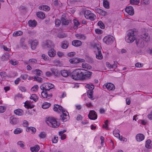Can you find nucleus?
I'll list each match as a JSON object with an SVG mask.
<instances>
[{
	"instance_id": "obj_1",
	"label": "nucleus",
	"mask_w": 152,
	"mask_h": 152,
	"mask_svg": "<svg viewBox=\"0 0 152 152\" xmlns=\"http://www.w3.org/2000/svg\"><path fill=\"white\" fill-rule=\"evenodd\" d=\"M136 29H133L128 30L127 34L125 37V40L126 42L131 43L135 39V36L136 34Z\"/></svg>"
},
{
	"instance_id": "obj_2",
	"label": "nucleus",
	"mask_w": 152,
	"mask_h": 152,
	"mask_svg": "<svg viewBox=\"0 0 152 152\" xmlns=\"http://www.w3.org/2000/svg\"><path fill=\"white\" fill-rule=\"evenodd\" d=\"M82 69H78L73 71L71 74L72 78L75 80H82L83 74Z\"/></svg>"
},
{
	"instance_id": "obj_3",
	"label": "nucleus",
	"mask_w": 152,
	"mask_h": 152,
	"mask_svg": "<svg viewBox=\"0 0 152 152\" xmlns=\"http://www.w3.org/2000/svg\"><path fill=\"white\" fill-rule=\"evenodd\" d=\"M46 122L49 126L54 128H57L60 125V124L53 117L48 118L46 120Z\"/></svg>"
},
{
	"instance_id": "obj_4",
	"label": "nucleus",
	"mask_w": 152,
	"mask_h": 152,
	"mask_svg": "<svg viewBox=\"0 0 152 152\" xmlns=\"http://www.w3.org/2000/svg\"><path fill=\"white\" fill-rule=\"evenodd\" d=\"M62 113V114L60 115V120H62L63 122H65L69 119V116L68 113L64 110L61 106L60 105L58 109Z\"/></svg>"
},
{
	"instance_id": "obj_5",
	"label": "nucleus",
	"mask_w": 152,
	"mask_h": 152,
	"mask_svg": "<svg viewBox=\"0 0 152 152\" xmlns=\"http://www.w3.org/2000/svg\"><path fill=\"white\" fill-rule=\"evenodd\" d=\"M114 40L115 38L111 35L105 36L103 39L104 42L107 45L111 44Z\"/></svg>"
},
{
	"instance_id": "obj_6",
	"label": "nucleus",
	"mask_w": 152,
	"mask_h": 152,
	"mask_svg": "<svg viewBox=\"0 0 152 152\" xmlns=\"http://www.w3.org/2000/svg\"><path fill=\"white\" fill-rule=\"evenodd\" d=\"M54 87V85L51 83H46L44 84L42 86H40V88L42 90H45V91H46L53 88Z\"/></svg>"
},
{
	"instance_id": "obj_7",
	"label": "nucleus",
	"mask_w": 152,
	"mask_h": 152,
	"mask_svg": "<svg viewBox=\"0 0 152 152\" xmlns=\"http://www.w3.org/2000/svg\"><path fill=\"white\" fill-rule=\"evenodd\" d=\"M82 74H83L82 80H84L89 78L92 74V72L83 69H82Z\"/></svg>"
},
{
	"instance_id": "obj_8",
	"label": "nucleus",
	"mask_w": 152,
	"mask_h": 152,
	"mask_svg": "<svg viewBox=\"0 0 152 152\" xmlns=\"http://www.w3.org/2000/svg\"><path fill=\"white\" fill-rule=\"evenodd\" d=\"M53 45V44L52 42L48 40L43 42L42 44V47L44 49L50 48Z\"/></svg>"
},
{
	"instance_id": "obj_9",
	"label": "nucleus",
	"mask_w": 152,
	"mask_h": 152,
	"mask_svg": "<svg viewBox=\"0 0 152 152\" xmlns=\"http://www.w3.org/2000/svg\"><path fill=\"white\" fill-rule=\"evenodd\" d=\"M103 88L104 89L107 88L109 91L114 90L115 88L114 85L111 83H107L104 84L103 86Z\"/></svg>"
},
{
	"instance_id": "obj_10",
	"label": "nucleus",
	"mask_w": 152,
	"mask_h": 152,
	"mask_svg": "<svg viewBox=\"0 0 152 152\" xmlns=\"http://www.w3.org/2000/svg\"><path fill=\"white\" fill-rule=\"evenodd\" d=\"M96 51V58L98 59L101 60L103 58V56L101 52V49L100 48H97Z\"/></svg>"
},
{
	"instance_id": "obj_11",
	"label": "nucleus",
	"mask_w": 152,
	"mask_h": 152,
	"mask_svg": "<svg viewBox=\"0 0 152 152\" xmlns=\"http://www.w3.org/2000/svg\"><path fill=\"white\" fill-rule=\"evenodd\" d=\"M88 117L89 119L93 120L96 119L97 117L96 112L94 110L90 111Z\"/></svg>"
},
{
	"instance_id": "obj_12",
	"label": "nucleus",
	"mask_w": 152,
	"mask_h": 152,
	"mask_svg": "<svg viewBox=\"0 0 152 152\" xmlns=\"http://www.w3.org/2000/svg\"><path fill=\"white\" fill-rule=\"evenodd\" d=\"M29 42L31 44V47L32 50H35L38 44V42L37 40H31L29 41Z\"/></svg>"
},
{
	"instance_id": "obj_13",
	"label": "nucleus",
	"mask_w": 152,
	"mask_h": 152,
	"mask_svg": "<svg viewBox=\"0 0 152 152\" xmlns=\"http://www.w3.org/2000/svg\"><path fill=\"white\" fill-rule=\"evenodd\" d=\"M141 38L146 42H148L150 40V36L146 32L142 33L141 35Z\"/></svg>"
},
{
	"instance_id": "obj_14",
	"label": "nucleus",
	"mask_w": 152,
	"mask_h": 152,
	"mask_svg": "<svg viewBox=\"0 0 152 152\" xmlns=\"http://www.w3.org/2000/svg\"><path fill=\"white\" fill-rule=\"evenodd\" d=\"M126 12L131 15H132L134 14V10L133 7L132 6H129L126 7L125 9Z\"/></svg>"
},
{
	"instance_id": "obj_15",
	"label": "nucleus",
	"mask_w": 152,
	"mask_h": 152,
	"mask_svg": "<svg viewBox=\"0 0 152 152\" xmlns=\"http://www.w3.org/2000/svg\"><path fill=\"white\" fill-rule=\"evenodd\" d=\"M145 138L144 135L142 134H138L136 136V139L138 142L143 140Z\"/></svg>"
},
{
	"instance_id": "obj_16",
	"label": "nucleus",
	"mask_w": 152,
	"mask_h": 152,
	"mask_svg": "<svg viewBox=\"0 0 152 152\" xmlns=\"http://www.w3.org/2000/svg\"><path fill=\"white\" fill-rule=\"evenodd\" d=\"M72 45L75 47H79L82 45L81 41L77 40H75L72 42Z\"/></svg>"
},
{
	"instance_id": "obj_17",
	"label": "nucleus",
	"mask_w": 152,
	"mask_h": 152,
	"mask_svg": "<svg viewBox=\"0 0 152 152\" xmlns=\"http://www.w3.org/2000/svg\"><path fill=\"white\" fill-rule=\"evenodd\" d=\"M145 147L148 149H151L152 148V143L150 140L148 139L146 141Z\"/></svg>"
},
{
	"instance_id": "obj_18",
	"label": "nucleus",
	"mask_w": 152,
	"mask_h": 152,
	"mask_svg": "<svg viewBox=\"0 0 152 152\" xmlns=\"http://www.w3.org/2000/svg\"><path fill=\"white\" fill-rule=\"evenodd\" d=\"M69 45V42L66 40L63 41L61 44V48L64 49L67 48L68 47Z\"/></svg>"
},
{
	"instance_id": "obj_19",
	"label": "nucleus",
	"mask_w": 152,
	"mask_h": 152,
	"mask_svg": "<svg viewBox=\"0 0 152 152\" xmlns=\"http://www.w3.org/2000/svg\"><path fill=\"white\" fill-rule=\"evenodd\" d=\"M28 24L30 27H34L37 25V22L35 20H29L28 22Z\"/></svg>"
},
{
	"instance_id": "obj_20",
	"label": "nucleus",
	"mask_w": 152,
	"mask_h": 152,
	"mask_svg": "<svg viewBox=\"0 0 152 152\" xmlns=\"http://www.w3.org/2000/svg\"><path fill=\"white\" fill-rule=\"evenodd\" d=\"M75 37L78 39L84 40L86 38V36L84 34H77L75 35Z\"/></svg>"
},
{
	"instance_id": "obj_21",
	"label": "nucleus",
	"mask_w": 152,
	"mask_h": 152,
	"mask_svg": "<svg viewBox=\"0 0 152 152\" xmlns=\"http://www.w3.org/2000/svg\"><path fill=\"white\" fill-rule=\"evenodd\" d=\"M61 20L62 24L66 25L69 23V21L67 20L65 17H61Z\"/></svg>"
},
{
	"instance_id": "obj_22",
	"label": "nucleus",
	"mask_w": 152,
	"mask_h": 152,
	"mask_svg": "<svg viewBox=\"0 0 152 152\" xmlns=\"http://www.w3.org/2000/svg\"><path fill=\"white\" fill-rule=\"evenodd\" d=\"M39 146L38 145H36L34 147L30 148V150L32 152H37L39 149Z\"/></svg>"
},
{
	"instance_id": "obj_23",
	"label": "nucleus",
	"mask_w": 152,
	"mask_h": 152,
	"mask_svg": "<svg viewBox=\"0 0 152 152\" xmlns=\"http://www.w3.org/2000/svg\"><path fill=\"white\" fill-rule=\"evenodd\" d=\"M10 122L12 124H15L18 123V120L17 118L11 117L10 119Z\"/></svg>"
},
{
	"instance_id": "obj_24",
	"label": "nucleus",
	"mask_w": 152,
	"mask_h": 152,
	"mask_svg": "<svg viewBox=\"0 0 152 152\" xmlns=\"http://www.w3.org/2000/svg\"><path fill=\"white\" fill-rule=\"evenodd\" d=\"M14 113L17 115L21 116L23 115V110L20 109H17L14 111Z\"/></svg>"
},
{
	"instance_id": "obj_25",
	"label": "nucleus",
	"mask_w": 152,
	"mask_h": 152,
	"mask_svg": "<svg viewBox=\"0 0 152 152\" xmlns=\"http://www.w3.org/2000/svg\"><path fill=\"white\" fill-rule=\"evenodd\" d=\"M93 90H89L87 91L88 97L91 100H94V98L93 97Z\"/></svg>"
},
{
	"instance_id": "obj_26",
	"label": "nucleus",
	"mask_w": 152,
	"mask_h": 152,
	"mask_svg": "<svg viewBox=\"0 0 152 152\" xmlns=\"http://www.w3.org/2000/svg\"><path fill=\"white\" fill-rule=\"evenodd\" d=\"M39 9L45 11H48L50 9V7L47 5L40 6L39 7Z\"/></svg>"
},
{
	"instance_id": "obj_27",
	"label": "nucleus",
	"mask_w": 152,
	"mask_h": 152,
	"mask_svg": "<svg viewBox=\"0 0 152 152\" xmlns=\"http://www.w3.org/2000/svg\"><path fill=\"white\" fill-rule=\"evenodd\" d=\"M60 73L63 76L66 77L69 75L68 72L66 70H63L61 71Z\"/></svg>"
},
{
	"instance_id": "obj_28",
	"label": "nucleus",
	"mask_w": 152,
	"mask_h": 152,
	"mask_svg": "<svg viewBox=\"0 0 152 152\" xmlns=\"http://www.w3.org/2000/svg\"><path fill=\"white\" fill-rule=\"evenodd\" d=\"M48 55L50 57H53L56 55V52L54 49H51L48 52Z\"/></svg>"
},
{
	"instance_id": "obj_29",
	"label": "nucleus",
	"mask_w": 152,
	"mask_h": 152,
	"mask_svg": "<svg viewBox=\"0 0 152 152\" xmlns=\"http://www.w3.org/2000/svg\"><path fill=\"white\" fill-rule=\"evenodd\" d=\"M113 134L114 136L117 138H120L119 131L118 129H115L113 131Z\"/></svg>"
},
{
	"instance_id": "obj_30",
	"label": "nucleus",
	"mask_w": 152,
	"mask_h": 152,
	"mask_svg": "<svg viewBox=\"0 0 152 152\" xmlns=\"http://www.w3.org/2000/svg\"><path fill=\"white\" fill-rule=\"evenodd\" d=\"M96 17L95 15L91 13L88 16V18H86L87 19H90L91 20H94L95 19Z\"/></svg>"
},
{
	"instance_id": "obj_31",
	"label": "nucleus",
	"mask_w": 152,
	"mask_h": 152,
	"mask_svg": "<svg viewBox=\"0 0 152 152\" xmlns=\"http://www.w3.org/2000/svg\"><path fill=\"white\" fill-rule=\"evenodd\" d=\"M37 61L36 59L32 58L29 59L28 62L29 64L32 66V65L37 64Z\"/></svg>"
},
{
	"instance_id": "obj_32",
	"label": "nucleus",
	"mask_w": 152,
	"mask_h": 152,
	"mask_svg": "<svg viewBox=\"0 0 152 152\" xmlns=\"http://www.w3.org/2000/svg\"><path fill=\"white\" fill-rule=\"evenodd\" d=\"M37 16L40 18H44L45 17V14L42 12H38L37 13Z\"/></svg>"
},
{
	"instance_id": "obj_33",
	"label": "nucleus",
	"mask_w": 152,
	"mask_h": 152,
	"mask_svg": "<svg viewBox=\"0 0 152 152\" xmlns=\"http://www.w3.org/2000/svg\"><path fill=\"white\" fill-rule=\"evenodd\" d=\"M51 105L50 103L47 102H44L42 105V107L44 109L48 108Z\"/></svg>"
},
{
	"instance_id": "obj_34",
	"label": "nucleus",
	"mask_w": 152,
	"mask_h": 152,
	"mask_svg": "<svg viewBox=\"0 0 152 152\" xmlns=\"http://www.w3.org/2000/svg\"><path fill=\"white\" fill-rule=\"evenodd\" d=\"M103 5L104 7L107 8H109V4L108 1L107 0H104L103 1Z\"/></svg>"
},
{
	"instance_id": "obj_35",
	"label": "nucleus",
	"mask_w": 152,
	"mask_h": 152,
	"mask_svg": "<svg viewBox=\"0 0 152 152\" xmlns=\"http://www.w3.org/2000/svg\"><path fill=\"white\" fill-rule=\"evenodd\" d=\"M23 34V32L20 31H18L15 32L13 34V35L14 36H18L22 35Z\"/></svg>"
},
{
	"instance_id": "obj_36",
	"label": "nucleus",
	"mask_w": 152,
	"mask_h": 152,
	"mask_svg": "<svg viewBox=\"0 0 152 152\" xmlns=\"http://www.w3.org/2000/svg\"><path fill=\"white\" fill-rule=\"evenodd\" d=\"M140 2V0H130V3L132 5H137Z\"/></svg>"
},
{
	"instance_id": "obj_37",
	"label": "nucleus",
	"mask_w": 152,
	"mask_h": 152,
	"mask_svg": "<svg viewBox=\"0 0 152 152\" xmlns=\"http://www.w3.org/2000/svg\"><path fill=\"white\" fill-rule=\"evenodd\" d=\"M30 130L33 133H35L36 132V130L35 128L32 127H28L27 129H26V131L28 132H30Z\"/></svg>"
},
{
	"instance_id": "obj_38",
	"label": "nucleus",
	"mask_w": 152,
	"mask_h": 152,
	"mask_svg": "<svg viewBox=\"0 0 152 152\" xmlns=\"http://www.w3.org/2000/svg\"><path fill=\"white\" fill-rule=\"evenodd\" d=\"M143 43V42L140 39H136V43L137 46H141L142 44Z\"/></svg>"
},
{
	"instance_id": "obj_39",
	"label": "nucleus",
	"mask_w": 152,
	"mask_h": 152,
	"mask_svg": "<svg viewBox=\"0 0 152 152\" xmlns=\"http://www.w3.org/2000/svg\"><path fill=\"white\" fill-rule=\"evenodd\" d=\"M69 61L72 64H77L78 63V58H74L69 60Z\"/></svg>"
},
{
	"instance_id": "obj_40",
	"label": "nucleus",
	"mask_w": 152,
	"mask_h": 152,
	"mask_svg": "<svg viewBox=\"0 0 152 152\" xmlns=\"http://www.w3.org/2000/svg\"><path fill=\"white\" fill-rule=\"evenodd\" d=\"M86 86L87 88L89 89V90H92L94 88V85L92 84H87L86 85Z\"/></svg>"
},
{
	"instance_id": "obj_41",
	"label": "nucleus",
	"mask_w": 152,
	"mask_h": 152,
	"mask_svg": "<svg viewBox=\"0 0 152 152\" xmlns=\"http://www.w3.org/2000/svg\"><path fill=\"white\" fill-rule=\"evenodd\" d=\"M46 135L45 132H42L39 134V137L40 138L44 139L46 137Z\"/></svg>"
},
{
	"instance_id": "obj_42",
	"label": "nucleus",
	"mask_w": 152,
	"mask_h": 152,
	"mask_svg": "<svg viewBox=\"0 0 152 152\" xmlns=\"http://www.w3.org/2000/svg\"><path fill=\"white\" fill-rule=\"evenodd\" d=\"M51 71L52 74L55 76H58L59 75L58 70L56 69H51Z\"/></svg>"
},
{
	"instance_id": "obj_43",
	"label": "nucleus",
	"mask_w": 152,
	"mask_h": 152,
	"mask_svg": "<svg viewBox=\"0 0 152 152\" xmlns=\"http://www.w3.org/2000/svg\"><path fill=\"white\" fill-rule=\"evenodd\" d=\"M25 38L24 37L22 38L20 40V44L22 47H26V45L24 43Z\"/></svg>"
},
{
	"instance_id": "obj_44",
	"label": "nucleus",
	"mask_w": 152,
	"mask_h": 152,
	"mask_svg": "<svg viewBox=\"0 0 152 152\" xmlns=\"http://www.w3.org/2000/svg\"><path fill=\"white\" fill-rule=\"evenodd\" d=\"M22 131L23 130L22 129L19 128H17L14 131V133L15 134H18L21 133Z\"/></svg>"
},
{
	"instance_id": "obj_45",
	"label": "nucleus",
	"mask_w": 152,
	"mask_h": 152,
	"mask_svg": "<svg viewBox=\"0 0 152 152\" xmlns=\"http://www.w3.org/2000/svg\"><path fill=\"white\" fill-rule=\"evenodd\" d=\"M91 12V11L88 10H85L84 12V15L85 18H88V16Z\"/></svg>"
},
{
	"instance_id": "obj_46",
	"label": "nucleus",
	"mask_w": 152,
	"mask_h": 152,
	"mask_svg": "<svg viewBox=\"0 0 152 152\" xmlns=\"http://www.w3.org/2000/svg\"><path fill=\"white\" fill-rule=\"evenodd\" d=\"M30 99H33L34 101H36L38 99V98L35 94H32L31 96L30 97Z\"/></svg>"
},
{
	"instance_id": "obj_47",
	"label": "nucleus",
	"mask_w": 152,
	"mask_h": 152,
	"mask_svg": "<svg viewBox=\"0 0 152 152\" xmlns=\"http://www.w3.org/2000/svg\"><path fill=\"white\" fill-rule=\"evenodd\" d=\"M73 22L74 23V26L73 28L75 29L78 27V26L80 25V24L78 21L74 19L73 20Z\"/></svg>"
},
{
	"instance_id": "obj_48",
	"label": "nucleus",
	"mask_w": 152,
	"mask_h": 152,
	"mask_svg": "<svg viewBox=\"0 0 152 152\" xmlns=\"http://www.w3.org/2000/svg\"><path fill=\"white\" fill-rule=\"evenodd\" d=\"M98 25L100 26V27L102 29H104L105 26L104 24L101 21H99L98 23Z\"/></svg>"
},
{
	"instance_id": "obj_49",
	"label": "nucleus",
	"mask_w": 152,
	"mask_h": 152,
	"mask_svg": "<svg viewBox=\"0 0 152 152\" xmlns=\"http://www.w3.org/2000/svg\"><path fill=\"white\" fill-rule=\"evenodd\" d=\"M34 72H36V73L34 72V73H35L36 75H38V76H40L41 75H42V72L41 71V70H39V69H36L35 70Z\"/></svg>"
},
{
	"instance_id": "obj_50",
	"label": "nucleus",
	"mask_w": 152,
	"mask_h": 152,
	"mask_svg": "<svg viewBox=\"0 0 152 152\" xmlns=\"http://www.w3.org/2000/svg\"><path fill=\"white\" fill-rule=\"evenodd\" d=\"M108 120H106V121L105 122L104 124L103 125V128L107 130H108L109 128L108 127Z\"/></svg>"
},
{
	"instance_id": "obj_51",
	"label": "nucleus",
	"mask_w": 152,
	"mask_h": 152,
	"mask_svg": "<svg viewBox=\"0 0 152 152\" xmlns=\"http://www.w3.org/2000/svg\"><path fill=\"white\" fill-rule=\"evenodd\" d=\"M41 95L43 98H46L47 96L48 95V93L45 90H43L41 92Z\"/></svg>"
},
{
	"instance_id": "obj_52",
	"label": "nucleus",
	"mask_w": 152,
	"mask_h": 152,
	"mask_svg": "<svg viewBox=\"0 0 152 152\" xmlns=\"http://www.w3.org/2000/svg\"><path fill=\"white\" fill-rule=\"evenodd\" d=\"M42 58L45 61H48L49 59V57L47 55H46L44 54H43L42 55Z\"/></svg>"
},
{
	"instance_id": "obj_53",
	"label": "nucleus",
	"mask_w": 152,
	"mask_h": 152,
	"mask_svg": "<svg viewBox=\"0 0 152 152\" xmlns=\"http://www.w3.org/2000/svg\"><path fill=\"white\" fill-rule=\"evenodd\" d=\"M59 106L60 105L57 104H55L53 108L54 110L55 111H58V109Z\"/></svg>"
},
{
	"instance_id": "obj_54",
	"label": "nucleus",
	"mask_w": 152,
	"mask_h": 152,
	"mask_svg": "<svg viewBox=\"0 0 152 152\" xmlns=\"http://www.w3.org/2000/svg\"><path fill=\"white\" fill-rule=\"evenodd\" d=\"M55 22L56 25L57 27L59 26L61 23L60 20L58 19H56Z\"/></svg>"
},
{
	"instance_id": "obj_55",
	"label": "nucleus",
	"mask_w": 152,
	"mask_h": 152,
	"mask_svg": "<svg viewBox=\"0 0 152 152\" xmlns=\"http://www.w3.org/2000/svg\"><path fill=\"white\" fill-rule=\"evenodd\" d=\"M17 144L22 148H23L25 146L24 142L22 141H19L17 143Z\"/></svg>"
},
{
	"instance_id": "obj_56",
	"label": "nucleus",
	"mask_w": 152,
	"mask_h": 152,
	"mask_svg": "<svg viewBox=\"0 0 152 152\" xmlns=\"http://www.w3.org/2000/svg\"><path fill=\"white\" fill-rule=\"evenodd\" d=\"M58 137L54 136V138L52 139V142L53 143H56L58 142Z\"/></svg>"
},
{
	"instance_id": "obj_57",
	"label": "nucleus",
	"mask_w": 152,
	"mask_h": 152,
	"mask_svg": "<svg viewBox=\"0 0 152 152\" xmlns=\"http://www.w3.org/2000/svg\"><path fill=\"white\" fill-rule=\"evenodd\" d=\"M95 31L96 34H101L103 33V31L99 29H96L95 30Z\"/></svg>"
},
{
	"instance_id": "obj_58",
	"label": "nucleus",
	"mask_w": 152,
	"mask_h": 152,
	"mask_svg": "<svg viewBox=\"0 0 152 152\" xmlns=\"http://www.w3.org/2000/svg\"><path fill=\"white\" fill-rule=\"evenodd\" d=\"M75 55V53L74 52L69 53L67 54V56L69 57H72Z\"/></svg>"
},
{
	"instance_id": "obj_59",
	"label": "nucleus",
	"mask_w": 152,
	"mask_h": 152,
	"mask_svg": "<svg viewBox=\"0 0 152 152\" xmlns=\"http://www.w3.org/2000/svg\"><path fill=\"white\" fill-rule=\"evenodd\" d=\"M11 63L13 65H15L18 64V61H15L14 60H11Z\"/></svg>"
},
{
	"instance_id": "obj_60",
	"label": "nucleus",
	"mask_w": 152,
	"mask_h": 152,
	"mask_svg": "<svg viewBox=\"0 0 152 152\" xmlns=\"http://www.w3.org/2000/svg\"><path fill=\"white\" fill-rule=\"evenodd\" d=\"M8 58H7L6 56V54L4 53L3 54L1 58V59L3 61L7 60Z\"/></svg>"
},
{
	"instance_id": "obj_61",
	"label": "nucleus",
	"mask_w": 152,
	"mask_h": 152,
	"mask_svg": "<svg viewBox=\"0 0 152 152\" xmlns=\"http://www.w3.org/2000/svg\"><path fill=\"white\" fill-rule=\"evenodd\" d=\"M142 3L143 5H147L149 4L150 1L149 0H143Z\"/></svg>"
},
{
	"instance_id": "obj_62",
	"label": "nucleus",
	"mask_w": 152,
	"mask_h": 152,
	"mask_svg": "<svg viewBox=\"0 0 152 152\" xmlns=\"http://www.w3.org/2000/svg\"><path fill=\"white\" fill-rule=\"evenodd\" d=\"M0 75L2 78L4 77L7 76V74L4 72H1L0 73Z\"/></svg>"
},
{
	"instance_id": "obj_63",
	"label": "nucleus",
	"mask_w": 152,
	"mask_h": 152,
	"mask_svg": "<svg viewBox=\"0 0 152 152\" xmlns=\"http://www.w3.org/2000/svg\"><path fill=\"white\" fill-rule=\"evenodd\" d=\"M6 108L5 107L3 106H0V113H3L4 112L5 110H6Z\"/></svg>"
},
{
	"instance_id": "obj_64",
	"label": "nucleus",
	"mask_w": 152,
	"mask_h": 152,
	"mask_svg": "<svg viewBox=\"0 0 152 152\" xmlns=\"http://www.w3.org/2000/svg\"><path fill=\"white\" fill-rule=\"evenodd\" d=\"M23 125L24 127H27V126L28 125V122L26 120L24 121L23 122Z\"/></svg>"
}]
</instances>
